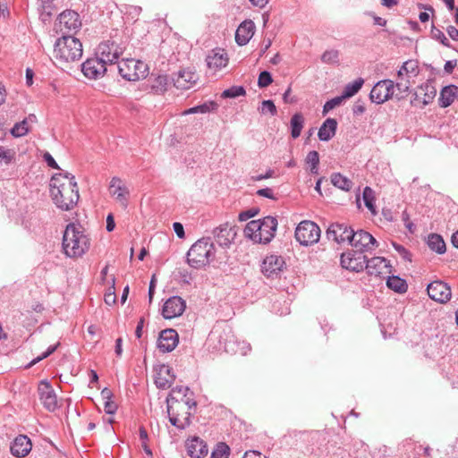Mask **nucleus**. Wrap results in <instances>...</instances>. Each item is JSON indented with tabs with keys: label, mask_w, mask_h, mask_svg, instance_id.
<instances>
[{
	"label": "nucleus",
	"mask_w": 458,
	"mask_h": 458,
	"mask_svg": "<svg viewBox=\"0 0 458 458\" xmlns=\"http://www.w3.org/2000/svg\"><path fill=\"white\" fill-rule=\"evenodd\" d=\"M172 370V368L165 364L158 365V367L155 369L156 375L154 382L157 388L167 389L171 386L175 378Z\"/></svg>",
	"instance_id": "obj_24"
},
{
	"label": "nucleus",
	"mask_w": 458,
	"mask_h": 458,
	"mask_svg": "<svg viewBox=\"0 0 458 458\" xmlns=\"http://www.w3.org/2000/svg\"><path fill=\"white\" fill-rule=\"evenodd\" d=\"M123 52L124 47L123 46L114 40H106L98 45L96 55L106 63L109 66L110 72H112Z\"/></svg>",
	"instance_id": "obj_8"
},
{
	"label": "nucleus",
	"mask_w": 458,
	"mask_h": 458,
	"mask_svg": "<svg viewBox=\"0 0 458 458\" xmlns=\"http://www.w3.org/2000/svg\"><path fill=\"white\" fill-rule=\"evenodd\" d=\"M428 248L436 251L438 254H443L445 252V243L442 236L437 233H431L428 237Z\"/></svg>",
	"instance_id": "obj_37"
},
{
	"label": "nucleus",
	"mask_w": 458,
	"mask_h": 458,
	"mask_svg": "<svg viewBox=\"0 0 458 458\" xmlns=\"http://www.w3.org/2000/svg\"><path fill=\"white\" fill-rule=\"evenodd\" d=\"M366 270L369 276L386 278L392 273L390 261L383 257H373L367 261Z\"/></svg>",
	"instance_id": "obj_15"
},
{
	"label": "nucleus",
	"mask_w": 458,
	"mask_h": 458,
	"mask_svg": "<svg viewBox=\"0 0 458 458\" xmlns=\"http://www.w3.org/2000/svg\"><path fill=\"white\" fill-rule=\"evenodd\" d=\"M430 35L433 39L439 41L443 46L446 47H451L450 42L445 36L444 32L434 25H432Z\"/></svg>",
	"instance_id": "obj_48"
},
{
	"label": "nucleus",
	"mask_w": 458,
	"mask_h": 458,
	"mask_svg": "<svg viewBox=\"0 0 458 458\" xmlns=\"http://www.w3.org/2000/svg\"><path fill=\"white\" fill-rule=\"evenodd\" d=\"M331 182L335 187L344 191H351L353 185V182L349 178L340 173H333L331 174Z\"/></svg>",
	"instance_id": "obj_36"
},
{
	"label": "nucleus",
	"mask_w": 458,
	"mask_h": 458,
	"mask_svg": "<svg viewBox=\"0 0 458 458\" xmlns=\"http://www.w3.org/2000/svg\"><path fill=\"white\" fill-rule=\"evenodd\" d=\"M174 85L179 89H189L198 81V75L191 70H181L173 79Z\"/></svg>",
	"instance_id": "obj_29"
},
{
	"label": "nucleus",
	"mask_w": 458,
	"mask_h": 458,
	"mask_svg": "<svg viewBox=\"0 0 458 458\" xmlns=\"http://www.w3.org/2000/svg\"><path fill=\"white\" fill-rule=\"evenodd\" d=\"M173 228H174V233H176V235L179 238H181V239L184 238V236H185L184 228H183V225L181 223L174 222L173 224Z\"/></svg>",
	"instance_id": "obj_62"
},
{
	"label": "nucleus",
	"mask_w": 458,
	"mask_h": 458,
	"mask_svg": "<svg viewBox=\"0 0 458 458\" xmlns=\"http://www.w3.org/2000/svg\"><path fill=\"white\" fill-rule=\"evenodd\" d=\"M32 447L30 439L25 435H19L11 445V453L13 456L21 458L29 454Z\"/></svg>",
	"instance_id": "obj_28"
},
{
	"label": "nucleus",
	"mask_w": 458,
	"mask_h": 458,
	"mask_svg": "<svg viewBox=\"0 0 458 458\" xmlns=\"http://www.w3.org/2000/svg\"><path fill=\"white\" fill-rule=\"evenodd\" d=\"M210 341H216L218 350L228 353L237 352V342L232 327L228 325H217L209 335Z\"/></svg>",
	"instance_id": "obj_6"
},
{
	"label": "nucleus",
	"mask_w": 458,
	"mask_h": 458,
	"mask_svg": "<svg viewBox=\"0 0 458 458\" xmlns=\"http://www.w3.org/2000/svg\"><path fill=\"white\" fill-rule=\"evenodd\" d=\"M44 161L47 164V165L53 169H60L58 164L55 162L54 157L51 156L50 153L46 152L43 155Z\"/></svg>",
	"instance_id": "obj_59"
},
{
	"label": "nucleus",
	"mask_w": 458,
	"mask_h": 458,
	"mask_svg": "<svg viewBox=\"0 0 458 458\" xmlns=\"http://www.w3.org/2000/svg\"><path fill=\"white\" fill-rule=\"evenodd\" d=\"M320 229L318 225L310 220L301 221L295 229V239L300 244L308 246L318 242Z\"/></svg>",
	"instance_id": "obj_9"
},
{
	"label": "nucleus",
	"mask_w": 458,
	"mask_h": 458,
	"mask_svg": "<svg viewBox=\"0 0 458 458\" xmlns=\"http://www.w3.org/2000/svg\"><path fill=\"white\" fill-rule=\"evenodd\" d=\"M337 121L335 118H327L320 126L318 136L321 141H328L336 132Z\"/></svg>",
	"instance_id": "obj_32"
},
{
	"label": "nucleus",
	"mask_w": 458,
	"mask_h": 458,
	"mask_svg": "<svg viewBox=\"0 0 458 458\" xmlns=\"http://www.w3.org/2000/svg\"><path fill=\"white\" fill-rule=\"evenodd\" d=\"M15 160V151L0 146V165H8Z\"/></svg>",
	"instance_id": "obj_45"
},
{
	"label": "nucleus",
	"mask_w": 458,
	"mask_h": 458,
	"mask_svg": "<svg viewBox=\"0 0 458 458\" xmlns=\"http://www.w3.org/2000/svg\"><path fill=\"white\" fill-rule=\"evenodd\" d=\"M344 100V98H343L342 95L327 100L323 106V111H322L323 114H327L330 110L340 106Z\"/></svg>",
	"instance_id": "obj_52"
},
{
	"label": "nucleus",
	"mask_w": 458,
	"mask_h": 458,
	"mask_svg": "<svg viewBox=\"0 0 458 458\" xmlns=\"http://www.w3.org/2000/svg\"><path fill=\"white\" fill-rule=\"evenodd\" d=\"M403 68L406 69L407 77H417L420 73L418 62L415 60H408L403 63Z\"/></svg>",
	"instance_id": "obj_49"
},
{
	"label": "nucleus",
	"mask_w": 458,
	"mask_h": 458,
	"mask_svg": "<svg viewBox=\"0 0 458 458\" xmlns=\"http://www.w3.org/2000/svg\"><path fill=\"white\" fill-rule=\"evenodd\" d=\"M215 246L210 237H203L191 245L187 252V263L193 268L200 269L215 259Z\"/></svg>",
	"instance_id": "obj_5"
},
{
	"label": "nucleus",
	"mask_w": 458,
	"mask_h": 458,
	"mask_svg": "<svg viewBox=\"0 0 458 458\" xmlns=\"http://www.w3.org/2000/svg\"><path fill=\"white\" fill-rule=\"evenodd\" d=\"M284 265L281 256L270 255L264 259L261 265V271L267 278H276L279 276Z\"/></svg>",
	"instance_id": "obj_19"
},
{
	"label": "nucleus",
	"mask_w": 458,
	"mask_h": 458,
	"mask_svg": "<svg viewBox=\"0 0 458 458\" xmlns=\"http://www.w3.org/2000/svg\"><path fill=\"white\" fill-rule=\"evenodd\" d=\"M242 458H265L262 456V454L258 451H247L244 454V456Z\"/></svg>",
	"instance_id": "obj_64"
},
{
	"label": "nucleus",
	"mask_w": 458,
	"mask_h": 458,
	"mask_svg": "<svg viewBox=\"0 0 458 458\" xmlns=\"http://www.w3.org/2000/svg\"><path fill=\"white\" fill-rule=\"evenodd\" d=\"M145 64L135 59H123L114 64L112 72L117 71L118 73L128 81H136L145 77Z\"/></svg>",
	"instance_id": "obj_7"
},
{
	"label": "nucleus",
	"mask_w": 458,
	"mask_h": 458,
	"mask_svg": "<svg viewBox=\"0 0 458 458\" xmlns=\"http://www.w3.org/2000/svg\"><path fill=\"white\" fill-rule=\"evenodd\" d=\"M179 343L178 333L173 328L162 330L157 339V348L162 352H170Z\"/></svg>",
	"instance_id": "obj_20"
},
{
	"label": "nucleus",
	"mask_w": 458,
	"mask_h": 458,
	"mask_svg": "<svg viewBox=\"0 0 458 458\" xmlns=\"http://www.w3.org/2000/svg\"><path fill=\"white\" fill-rule=\"evenodd\" d=\"M304 116L301 113H296L294 114L290 122L291 125V136L293 139H297L300 137L301 130L304 125Z\"/></svg>",
	"instance_id": "obj_38"
},
{
	"label": "nucleus",
	"mask_w": 458,
	"mask_h": 458,
	"mask_svg": "<svg viewBox=\"0 0 458 458\" xmlns=\"http://www.w3.org/2000/svg\"><path fill=\"white\" fill-rule=\"evenodd\" d=\"M362 198L364 200L365 206L368 208V209L373 214L376 215V206H375V195L374 191L367 186L363 190Z\"/></svg>",
	"instance_id": "obj_42"
},
{
	"label": "nucleus",
	"mask_w": 458,
	"mask_h": 458,
	"mask_svg": "<svg viewBox=\"0 0 458 458\" xmlns=\"http://www.w3.org/2000/svg\"><path fill=\"white\" fill-rule=\"evenodd\" d=\"M81 71L87 78L97 80L104 76L110 69L106 63L95 55L94 57L88 58L81 64Z\"/></svg>",
	"instance_id": "obj_12"
},
{
	"label": "nucleus",
	"mask_w": 458,
	"mask_h": 458,
	"mask_svg": "<svg viewBox=\"0 0 458 458\" xmlns=\"http://www.w3.org/2000/svg\"><path fill=\"white\" fill-rule=\"evenodd\" d=\"M216 242L222 247H229L234 240L237 233L235 226L230 225L228 223L221 225L213 231Z\"/></svg>",
	"instance_id": "obj_22"
},
{
	"label": "nucleus",
	"mask_w": 458,
	"mask_h": 458,
	"mask_svg": "<svg viewBox=\"0 0 458 458\" xmlns=\"http://www.w3.org/2000/svg\"><path fill=\"white\" fill-rule=\"evenodd\" d=\"M291 91L292 89L289 86L283 95V100L286 104H293L297 102V98L295 97H291Z\"/></svg>",
	"instance_id": "obj_60"
},
{
	"label": "nucleus",
	"mask_w": 458,
	"mask_h": 458,
	"mask_svg": "<svg viewBox=\"0 0 458 458\" xmlns=\"http://www.w3.org/2000/svg\"><path fill=\"white\" fill-rule=\"evenodd\" d=\"M30 131V129H23L19 123H16L11 130V133L13 137H22Z\"/></svg>",
	"instance_id": "obj_57"
},
{
	"label": "nucleus",
	"mask_w": 458,
	"mask_h": 458,
	"mask_svg": "<svg viewBox=\"0 0 458 458\" xmlns=\"http://www.w3.org/2000/svg\"><path fill=\"white\" fill-rule=\"evenodd\" d=\"M392 245L403 260L411 262L412 255L404 246L394 242H392Z\"/></svg>",
	"instance_id": "obj_54"
},
{
	"label": "nucleus",
	"mask_w": 458,
	"mask_h": 458,
	"mask_svg": "<svg viewBox=\"0 0 458 458\" xmlns=\"http://www.w3.org/2000/svg\"><path fill=\"white\" fill-rule=\"evenodd\" d=\"M437 94V89L434 85L427 81L421 84L418 90L414 92V98L411 100L412 105H416L417 102H421L422 106H425L430 104L435 98Z\"/></svg>",
	"instance_id": "obj_23"
},
{
	"label": "nucleus",
	"mask_w": 458,
	"mask_h": 458,
	"mask_svg": "<svg viewBox=\"0 0 458 458\" xmlns=\"http://www.w3.org/2000/svg\"><path fill=\"white\" fill-rule=\"evenodd\" d=\"M350 244L354 247L357 251L364 252L377 246V240L368 232L364 230H358L351 233Z\"/></svg>",
	"instance_id": "obj_13"
},
{
	"label": "nucleus",
	"mask_w": 458,
	"mask_h": 458,
	"mask_svg": "<svg viewBox=\"0 0 458 458\" xmlns=\"http://www.w3.org/2000/svg\"><path fill=\"white\" fill-rule=\"evenodd\" d=\"M207 65L209 68L221 69L228 63L227 54L224 49L216 48L212 50L206 58Z\"/></svg>",
	"instance_id": "obj_31"
},
{
	"label": "nucleus",
	"mask_w": 458,
	"mask_h": 458,
	"mask_svg": "<svg viewBox=\"0 0 458 458\" xmlns=\"http://www.w3.org/2000/svg\"><path fill=\"white\" fill-rule=\"evenodd\" d=\"M259 212V208H252L248 210L242 211L239 214L240 221H247L248 219L254 217Z\"/></svg>",
	"instance_id": "obj_56"
},
{
	"label": "nucleus",
	"mask_w": 458,
	"mask_h": 458,
	"mask_svg": "<svg viewBox=\"0 0 458 458\" xmlns=\"http://www.w3.org/2000/svg\"><path fill=\"white\" fill-rule=\"evenodd\" d=\"M109 190L110 194L114 197L124 208H126L128 206L130 191L123 183V181L119 177H113L110 182Z\"/></svg>",
	"instance_id": "obj_26"
},
{
	"label": "nucleus",
	"mask_w": 458,
	"mask_h": 458,
	"mask_svg": "<svg viewBox=\"0 0 458 458\" xmlns=\"http://www.w3.org/2000/svg\"><path fill=\"white\" fill-rule=\"evenodd\" d=\"M39 399L48 411H55L58 408L57 396L48 381L42 380L38 387Z\"/></svg>",
	"instance_id": "obj_14"
},
{
	"label": "nucleus",
	"mask_w": 458,
	"mask_h": 458,
	"mask_svg": "<svg viewBox=\"0 0 458 458\" xmlns=\"http://www.w3.org/2000/svg\"><path fill=\"white\" fill-rule=\"evenodd\" d=\"M255 23L251 20L243 21L236 30L235 41L239 46L249 43L255 32Z\"/></svg>",
	"instance_id": "obj_27"
},
{
	"label": "nucleus",
	"mask_w": 458,
	"mask_h": 458,
	"mask_svg": "<svg viewBox=\"0 0 458 458\" xmlns=\"http://www.w3.org/2000/svg\"><path fill=\"white\" fill-rule=\"evenodd\" d=\"M257 194L261 197H265V198L271 199H276L273 191L270 188H264V189L258 190Z\"/></svg>",
	"instance_id": "obj_61"
},
{
	"label": "nucleus",
	"mask_w": 458,
	"mask_h": 458,
	"mask_svg": "<svg viewBox=\"0 0 458 458\" xmlns=\"http://www.w3.org/2000/svg\"><path fill=\"white\" fill-rule=\"evenodd\" d=\"M413 78L414 77H407L406 75L397 78L394 88H396L401 94L409 93L411 86L414 83Z\"/></svg>",
	"instance_id": "obj_43"
},
{
	"label": "nucleus",
	"mask_w": 458,
	"mask_h": 458,
	"mask_svg": "<svg viewBox=\"0 0 458 458\" xmlns=\"http://www.w3.org/2000/svg\"><path fill=\"white\" fill-rule=\"evenodd\" d=\"M351 233L353 229L344 223H333L327 230V236L329 240H333L337 243L344 242H350Z\"/></svg>",
	"instance_id": "obj_21"
},
{
	"label": "nucleus",
	"mask_w": 458,
	"mask_h": 458,
	"mask_svg": "<svg viewBox=\"0 0 458 458\" xmlns=\"http://www.w3.org/2000/svg\"><path fill=\"white\" fill-rule=\"evenodd\" d=\"M167 412L170 423L178 429H185L191 425V411L182 403L167 405Z\"/></svg>",
	"instance_id": "obj_10"
},
{
	"label": "nucleus",
	"mask_w": 458,
	"mask_h": 458,
	"mask_svg": "<svg viewBox=\"0 0 458 458\" xmlns=\"http://www.w3.org/2000/svg\"><path fill=\"white\" fill-rule=\"evenodd\" d=\"M394 92V82L392 80H382L372 88L369 98L376 104H383L391 98Z\"/></svg>",
	"instance_id": "obj_11"
},
{
	"label": "nucleus",
	"mask_w": 458,
	"mask_h": 458,
	"mask_svg": "<svg viewBox=\"0 0 458 458\" xmlns=\"http://www.w3.org/2000/svg\"><path fill=\"white\" fill-rule=\"evenodd\" d=\"M187 454L191 458H204L208 453V445L199 437L188 438L185 442Z\"/></svg>",
	"instance_id": "obj_25"
},
{
	"label": "nucleus",
	"mask_w": 458,
	"mask_h": 458,
	"mask_svg": "<svg viewBox=\"0 0 458 458\" xmlns=\"http://www.w3.org/2000/svg\"><path fill=\"white\" fill-rule=\"evenodd\" d=\"M50 193L54 203L62 210H71L78 203L79 188L70 173L55 174L50 180Z\"/></svg>",
	"instance_id": "obj_1"
},
{
	"label": "nucleus",
	"mask_w": 458,
	"mask_h": 458,
	"mask_svg": "<svg viewBox=\"0 0 458 458\" xmlns=\"http://www.w3.org/2000/svg\"><path fill=\"white\" fill-rule=\"evenodd\" d=\"M246 93L245 89L242 86H233L223 91V98H237L240 96H244Z\"/></svg>",
	"instance_id": "obj_50"
},
{
	"label": "nucleus",
	"mask_w": 458,
	"mask_h": 458,
	"mask_svg": "<svg viewBox=\"0 0 458 458\" xmlns=\"http://www.w3.org/2000/svg\"><path fill=\"white\" fill-rule=\"evenodd\" d=\"M104 410L107 414H114L117 411V404L112 399L105 401Z\"/></svg>",
	"instance_id": "obj_58"
},
{
	"label": "nucleus",
	"mask_w": 458,
	"mask_h": 458,
	"mask_svg": "<svg viewBox=\"0 0 458 458\" xmlns=\"http://www.w3.org/2000/svg\"><path fill=\"white\" fill-rule=\"evenodd\" d=\"M455 98L458 99V87L455 85L445 86L440 91L438 104L443 108L448 107Z\"/></svg>",
	"instance_id": "obj_33"
},
{
	"label": "nucleus",
	"mask_w": 458,
	"mask_h": 458,
	"mask_svg": "<svg viewBox=\"0 0 458 458\" xmlns=\"http://www.w3.org/2000/svg\"><path fill=\"white\" fill-rule=\"evenodd\" d=\"M230 454V447L224 442L216 444L211 453L210 458H228Z\"/></svg>",
	"instance_id": "obj_46"
},
{
	"label": "nucleus",
	"mask_w": 458,
	"mask_h": 458,
	"mask_svg": "<svg viewBox=\"0 0 458 458\" xmlns=\"http://www.w3.org/2000/svg\"><path fill=\"white\" fill-rule=\"evenodd\" d=\"M363 84L364 80L362 78H358L352 82L346 84L342 94L343 98L346 99L357 94Z\"/></svg>",
	"instance_id": "obj_39"
},
{
	"label": "nucleus",
	"mask_w": 458,
	"mask_h": 458,
	"mask_svg": "<svg viewBox=\"0 0 458 458\" xmlns=\"http://www.w3.org/2000/svg\"><path fill=\"white\" fill-rule=\"evenodd\" d=\"M217 107V104L214 101L205 102L201 105L191 107L183 112V114H206L211 110H214Z\"/></svg>",
	"instance_id": "obj_40"
},
{
	"label": "nucleus",
	"mask_w": 458,
	"mask_h": 458,
	"mask_svg": "<svg viewBox=\"0 0 458 458\" xmlns=\"http://www.w3.org/2000/svg\"><path fill=\"white\" fill-rule=\"evenodd\" d=\"M259 111L263 114L269 113L272 116L276 115L277 114V108L272 100H263L261 102V106L259 107Z\"/></svg>",
	"instance_id": "obj_51"
},
{
	"label": "nucleus",
	"mask_w": 458,
	"mask_h": 458,
	"mask_svg": "<svg viewBox=\"0 0 458 458\" xmlns=\"http://www.w3.org/2000/svg\"><path fill=\"white\" fill-rule=\"evenodd\" d=\"M386 278L387 287L394 290L395 293H403L407 291L408 285L404 279L397 276L389 275H387Z\"/></svg>",
	"instance_id": "obj_35"
},
{
	"label": "nucleus",
	"mask_w": 458,
	"mask_h": 458,
	"mask_svg": "<svg viewBox=\"0 0 458 458\" xmlns=\"http://www.w3.org/2000/svg\"><path fill=\"white\" fill-rule=\"evenodd\" d=\"M59 346V343H57L56 344H54V345H50L47 350L43 352L40 356H38V358L34 359L29 365V367H31L32 365L38 363L39 360H43V359H46L47 358L48 356H50L52 353H54L55 352V350L57 349V347Z\"/></svg>",
	"instance_id": "obj_55"
},
{
	"label": "nucleus",
	"mask_w": 458,
	"mask_h": 458,
	"mask_svg": "<svg viewBox=\"0 0 458 458\" xmlns=\"http://www.w3.org/2000/svg\"><path fill=\"white\" fill-rule=\"evenodd\" d=\"M273 82L272 75L267 71H263L259 73L258 79V85L259 88H267Z\"/></svg>",
	"instance_id": "obj_53"
},
{
	"label": "nucleus",
	"mask_w": 458,
	"mask_h": 458,
	"mask_svg": "<svg viewBox=\"0 0 458 458\" xmlns=\"http://www.w3.org/2000/svg\"><path fill=\"white\" fill-rule=\"evenodd\" d=\"M189 392L190 388L188 386H176L175 387L172 388L166 398L167 405L182 403V401H184V398L187 397Z\"/></svg>",
	"instance_id": "obj_34"
},
{
	"label": "nucleus",
	"mask_w": 458,
	"mask_h": 458,
	"mask_svg": "<svg viewBox=\"0 0 458 458\" xmlns=\"http://www.w3.org/2000/svg\"><path fill=\"white\" fill-rule=\"evenodd\" d=\"M186 309L185 301L180 296H172L162 307V315L165 319L181 316Z\"/></svg>",
	"instance_id": "obj_18"
},
{
	"label": "nucleus",
	"mask_w": 458,
	"mask_h": 458,
	"mask_svg": "<svg viewBox=\"0 0 458 458\" xmlns=\"http://www.w3.org/2000/svg\"><path fill=\"white\" fill-rule=\"evenodd\" d=\"M82 53L81 42L72 36H63L55 43L54 57L62 65L79 61Z\"/></svg>",
	"instance_id": "obj_3"
},
{
	"label": "nucleus",
	"mask_w": 458,
	"mask_h": 458,
	"mask_svg": "<svg viewBox=\"0 0 458 458\" xmlns=\"http://www.w3.org/2000/svg\"><path fill=\"white\" fill-rule=\"evenodd\" d=\"M166 75H158L151 81L150 88L156 94H163L167 87Z\"/></svg>",
	"instance_id": "obj_41"
},
{
	"label": "nucleus",
	"mask_w": 458,
	"mask_h": 458,
	"mask_svg": "<svg viewBox=\"0 0 458 458\" xmlns=\"http://www.w3.org/2000/svg\"><path fill=\"white\" fill-rule=\"evenodd\" d=\"M276 228V218L267 216L262 220L249 222L244 228V233L255 242L267 244L275 237Z\"/></svg>",
	"instance_id": "obj_4"
},
{
	"label": "nucleus",
	"mask_w": 458,
	"mask_h": 458,
	"mask_svg": "<svg viewBox=\"0 0 458 458\" xmlns=\"http://www.w3.org/2000/svg\"><path fill=\"white\" fill-rule=\"evenodd\" d=\"M427 292L430 299L439 303H445L451 298L450 286L440 280L431 282L428 287Z\"/></svg>",
	"instance_id": "obj_16"
},
{
	"label": "nucleus",
	"mask_w": 458,
	"mask_h": 458,
	"mask_svg": "<svg viewBox=\"0 0 458 458\" xmlns=\"http://www.w3.org/2000/svg\"><path fill=\"white\" fill-rule=\"evenodd\" d=\"M446 32L453 40L458 41V30L454 26L449 25L446 28Z\"/></svg>",
	"instance_id": "obj_63"
},
{
	"label": "nucleus",
	"mask_w": 458,
	"mask_h": 458,
	"mask_svg": "<svg viewBox=\"0 0 458 458\" xmlns=\"http://www.w3.org/2000/svg\"><path fill=\"white\" fill-rule=\"evenodd\" d=\"M59 23L61 30L66 29L68 31L78 30L81 26L78 13L72 10H66L59 15Z\"/></svg>",
	"instance_id": "obj_30"
},
{
	"label": "nucleus",
	"mask_w": 458,
	"mask_h": 458,
	"mask_svg": "<svg viewBox=\"0 0 458 458\" xmlns=\"http://www.w3.org/2000/svg\"><path fill=\"white\" fill-rule=\"evenodd\" d=\"M321 61L325 64H335L339 63V52L335 49L327 50L321 55Z\"/></svg>",
	"instance_id": "obj_47"
},
{
	"label": "nucleus",
	"mask_w": 458,
	"mask_h": 458,
	"mask_svg": "<svg viewBox=\"0 0 458 458\" xmlns=\"http://www.w3.org/2000/svg\"><path fill=\"white\" fill-rule=\"evenodd\" d=\"M368 259L362 252L343 253L341 255V266L348 270L360 272L366 269Z\"/></svg>",
	"instance_id": "obj_17"
},
{
	"label": "nucleus",
	"mask_w": 458,
	"mask_h": 458,
	"mask_svg": "<svg viewBox=\"0 0 458 458\" xmlns=\"http://www.w3.org/2000/svg\"><path fill=\"white\" fill-rule=\"evenodd\" d=\"M305 163L310 165V170L312 174H318L319 155L318 151H310L305 158Z\"/></svg>",
	"instance_id": "obj_44"
},
{
	"label": "nucleus",
	"mask_w": 458,
	"mask_h": 458,
	"mask_svg": "<svg viewBox=\"0 0 458 458\" xmlns=\"http://www.w3.org/2000/svg\"><path fill=\"white\" fill-rule=\"evenodd\" d=\"M62 245L67 257L79 258L89 250L90 239L80 224L70 223L64 232Z\"/></svg>",
	"instance_id": "obj_2"
}]
</instances>
